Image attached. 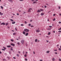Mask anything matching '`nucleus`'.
<instances>
[{
  "mask_svg": "<svg viewBox=\"0 0 61 61\" xmlns=\"http://www.w3.org/2000/svg\"><path fill=\"white\" fill-rule=\"evenodd\" d=\"M23 33L24 35H25V31H23Z\"/></svg>",
  "mask_w": 61,
  "mask_h": 61,
  "instance_id": "ddd939ff",
  "label": "nucleus"
},
{
  "mask_svg": "<svg viewBox=\"0 0 61 61\" xmlns=\"http://www.w3.org/2000/svg\"><path fill=\"white\" fill-rule=\"evenodd\" d=\"M7 46V47H10L11 46Z\"/></svg>",
  "mask_w": 61,
  "mask_h": 61,
  "instance_id": "dca6fc26",
  "label": "nucleus"
},
{
  "mask_svg": "<svg viewBox=\"0 0 61 61\" xmlns=\"http://www.w3.org/2000/svg\"><path fill=\"white\" fill-rule=\"evenodd\" d=\"M58 30H61V27L60 29H58Z\"/></svg>",
  "mask_w": 61,
  "mask_h": 61,
  "instance_id": "7c9ffc66",
  "label": "nucleus"
},
{
  "mask_svg": "<svg viewBox=\"0 0 61 61\" xmlns=\"http://www.w3.org/2000/svg\"><path fill=\"white\" fill-rule=\"evenodd\" d=\"M29 26H30L31 25V24H29L28 25Z\"/></svg>",
  "mask_w": 61,
  "mask_h": 61,
  "instance_id": "3c124183",
  "label": "nucleus"
},
{
  "mask_svg": "<svg viewBox=\"0 0 61 61\" xmlns=\"http://www.w3.org/2000/svg\"><path fill=\"white\" fill-rule=\"evenodd\" d=\"M10 41H12V42H14V40H13V39H11Z\"/></svg>",
  "mask_w": 61,
  "mask_h": 61,
  "instance_id": "393cba45",
  "label": "nucleus"
},
{
  "mask_svg": "<svg viewBox=\"0 0 61 61\" xmlns=\"http://www.w3.org/2000/svg\"><path fill=\"white\" fill-rule=\"evenodd\" d=\"M19 12H21V10H19Z\"/></svg>",
  "mask_w": 61,
  "mask_h": 61,
  "instance_id": "09e8293b",
  "label": "nucleus"
},
{
  "mask_svg": "<svg viewBox=\"0 0 61 61\" xmlns=\"http://www.w3.org/2000/svg\"><path fill=\"white\" fill-rule=\"evenodd\" d=\"M32 21H33V20H30V22H32Z\"/></svg>",
  "mask_w": 61,
  "mask_h": 61,
  "instance_id": "603ef678",
  "label": "nucleus"
},
{
  "mask_svg": "<svg viewBox=\"0 0 61 61\" xmlns=\"http://www.w3.org/2000/svg\"><path fill=\"white\" fill-rule=\"evenodd\" d=\"M60 8H61V7L60 6L58 7V9H60Z\"/></svg>",
  "mask_w": 61,
  "mask_h": 61,
  "instance_id": "4c0bfd02",
  "label": "nucleus"
},
{
  "mask_svg": "<svg viewBox=\"0 0 61 61\" xmlns=\"http://www.w3.org/2000/svg\"><path fill=\"white\" fill-rule=\"evenodd\" d=\"M56 15V14H54L53 15V16H55Z\"/></svg>",
  "mask_w": 61,
  "mask_h": 61,
  "instance_id": "de8ad7c7",
  "label": "nucleus"
},
{
  "mask_svg": "<svg viewBox=\"0 0 61 61\" xmlns=\"http://www.w3.org/2000/svg\"><path fill=\"white\" fill-rule=\"evenodd\" d=\"M59 24H61V22L60 21H59Z\"/></svg>",
  "mask_w": 61,
  "mask_h": 61,
  "instance_id": "8fccbe9b",
  "label": "nucleus"
},
{
  "mask_svg": "<svg viewBox=\"0 0 61 61\" xmlns=\"http://www.w3.org/2000/svg\"><path fill=\"white\" fill-rule=\"evenodd\" d=\"M3 48H4V49H5H5H6V48L4 46H3Z\"/></svg>",
  "mask_w": 61,
  "mask_h": 61,
  "instance_id": "412c9836",
  "label": "nucleus"
},
{
  "mask_svg": "<svg viewBox=\"0 0 61 61\" xmlns=\"http://www.w3.org/2000/svg\"><path fill=\"white\" fill-rule=\"evenodd\" d=\"M21 26H24V24H21L20 25Z\"/></svg>",
  "mask_w": 61,
  "mask_h": 61,
  "instance_id": "c85d7f7f",
  "label": "nucleus"
},
{
  "mask_svg": "<svg viewBox=\"0 0 61 61\" xmlns=\"http://www.w3.org/2000/svg\"><path fill=\"white\" fill-rule=\"evenodd\" d=\"M0 25H5V24L4 22H3L1 23V24H0Z\"/></svg>",
  "mask_w": 61,
  "mask_h": 61,
  "instance_id": "39448f33",
  "label": "nucleus"
},
{
  "mask_svg": "<svg viewBox=\"0 0 61 61\" xmlns=\"http://www.w3.org/2000/svg\"><path fill=\"white\" fill-rule=\"evenodd\" d=\"M18 53H19V54H20V53H21V52L20 51H18Z\"/></svg>",
  "mask_w": 61,
  "mask_h": 61,
  "instance_id": "f704fd0d",
  "label": "nucleus"
},
{
  "mask_svg": "<svg viewBox=\"0 0 61 61\" xmlns=\"http://www.w3.org/2000/svg\"><path fill=\"white\" fill-rule=\"evenodd\" d=\"M59 15H60L61 16V14H59Z\"/></svg>",
  "mask_w": 61,
  "mask_h": 61,
  "instance_id": "69168bd1",
  "label": "nucleus"
},
{
  "mask_svg": "<svg viewBox=\"0 0 61 61\" xmlns=\"http://www.w3.org/2000/svg\"><path fill=\"white\" fill-rule=\"evenodd\" d=\"M41 15H44V13H41Z\"/></svg>",
  "mask_w": 61,
  "mask_h": 61,
  "instance_id": "0eeeda50",
  "label": "nucleus"
},
{
  "mask_svg": "<svg viewBox=\"0 0 61 61\" xmlns=\"http://www.w3.org/2000/svg\"><path fill=\"white\" fill-rule=\"evenodd\" d=\"M27 56V55L25 54L24 55V57H26Z\"/></svg>",
  "mask_w": 61,
  "mask_h": 61,
  "instance_id": "a878e982",
  "label": "nucleus"
},
{
  "mask_svg": "<svg viewBox=\"0 0 61 61\" xmlns=\"http://www.w3.org/2000/svg\"><path fill=\"white\" fill-rule=\"evenodd\" d=\"M52 61H55V58H52Z\"/></svg>",
  "mask_w": 61,
  "mask_h": 61,
  "instance_id": "5701e85b",
  "label": "nucleus"
},
{
  "mask_svg": "<svg viewBox=\"0 0 61 61\" xmlns=\"http://www.w3.org/2000/svg\"><path fill=\"white\" fill-rule=\"evenodd\" d=\"M33 54H35V51H34L33 52Z\"/></svg>",
  "mask_w": 61,
  "mask_h": 61,
  "instance_id": "c9c22d12",
  "label": "nucleus"
},
{
  "mask_svg": "<svg viewBox=\"0 0 61 61\" xmlns=\"http://www.w3.org/2000/svg\"><path fill=\"white\" fill-rule=\"evenodd\" d=\"M0 54H2V52L0 51Z\"/></svg>",
  "mask_w": 61,
  "mask_h": 61,
  "instance_id": "0e129e2a",
  "label": "nucleus"
},
{
  "mask_svg": "<svg viewBox=\"0 0 61 61\" xmlns=\"http://www.w3.org/2000/svg\"><path fill=\"white\" fill-rule=\"evenodd\" d=\"M16 56H17V57H19V55L18 54H17Z\"/></svg>",
  "mask_w": 61,
  "mask_h": 61,
  "instance_id": "bb28decb",
  "label": "nucleus"
},
{
  "mask_svg": "<svg viewBox=\"0 0 61 61\" xmlns=\"http://www.w3.org/2000/svg\"><path fill=\"white\" fill-rule=\"evenodd\" d=\"M59 61H61V59H59Z\"/></svg>",
  "mask_w": 61,
  "mask_h": 61,
  "instance_id": "79ce46f5",
  "label": "nucleus"
},
{
  "mask_svg": "<svg viewBox=\"0 0 61 61\" xmlns=\"http://www.w3.org/2000/svg\"><path fill=\"white\" fill-rule=\"evenodd\" d=\"M46 42H47V43H48V42H49V41H48L47 40V41H46Z\"/></svg>",
  "mask_w": 61,
  "mask_h": 61,
  "instance_id": "680f3d73",
  "label": "nucleus"
},
{
  "mask_svg": "<svg viewBox=\"0 0 61 61\" xmlns=\"http://www.w3.org/2000/svg\"><path fill=\"white\" fill-rule=\"evenodd\" d=\"M17 15H19V14L18 13H17Z\"/></svg>",
  "mask_w": 61,
  "mask_h": 61,
  "instance_id": "4d7b16f0",
  "label": "nucleus"
},
{
  "mask_svg": "<svg viewBox=\"0 0 61 61\" xmlns=\"http://www.w3.org/2000/svg\"><path fill=\"white\" fill-rule=\"evenodd\" d=\"M24 31L26 32H28L29 31V30L27 29H26L24 30Z\"/></svg>",
  "mask_w": 61,
  "mask_h": 61,
  "instance_id": "f257e3e1",
  "label": "nucleus"
},
{
  "mask_svg": "<svg viewBox=\"0 0 61 61\" xmlns=\"http://www.w3.org/2000/svg\"><path fill=\"white\" fill-rule=\"evenodd\" d=\"M8 25V23H6V25Z\"/></svg>",
  "mask_w": 61,
  "mask_h": 61,
  "instance_id": "cd10ccee",
  "label": "nucleus"
},
{
  "mask_svg": "<svg viewBox=\"0 0 61 61\" xmlns=\"http://www.w3.org/2000/svg\"><path fill=\"white\" fill-rule=\"evenodd\" d=\"M58 32H60V33H61V31L59 30L58 31Z\"/></svg>",
  "mask_w": 61,
  "mask_h": 61,
  "instance_id": "49530a36",
  "label": "nucleus"
},
{
  "mask_svg": "<svg viewBox=\"0 0 61 61\" xmlns=\"http://www.w3.org/2000/svg\"><path fill=\"white\" fill-rule=\"evenodd\" d=\"M10 20L11 21V22H14V20H12V19H10Z\"/></svg>",
  "mask_w": 61,
  "mask_h": 61,
  "instance_id": "4be33fe9",
  "label": "nucleus"
},
{
  "mask_svg": "<svg viewBox=\"0 0 61 61\" xmlns=\"http://www.w3.org/2000/svg\"><path fill=\"white\" fill-rule=\"evenodd\" d=\"M54 51H57V50H54Z\"/></svg>",
  "mask_w": 61,
  "mask_h": 61,
  "instance_id": "864d4df0",
  "label": "nucleus"
},
{
  "mask_svg": "<svg viewBox=\"0 0 61 61\" xmlns=\"http://www.w3.org/2000/svg\"><path fill=\"white\" fill-rule=\"evenodd\" d=\"M53 33H55V31H53Z\"/></svg>",
  "mask_w": 61,
  "mask_h": 61,
  "instance_id": "e2e57ef3",
  "label": "nucleus"
},
{
  "mask_svg": "<svg viewBox=\"0 0 61 61\" xmlns=\"http://www.w3.org/2000/svg\"><path fill=\"white\" fill-rule=\"evenodd\" d=\"M16 33H14L13 34V35L14 36L15 35H16Z\"/></svg>",
  "mask_w": 61,
  "mask_h": 61,
  "instance_id": "f3484780",
  "label": "nucleus"
},
{
  "mask_svg": "<svg viewBox=\"0 0 61 61\" xmlns=\"http://www.w3.org/2000/svg\"><path fill=\"white\" fill-rule=\"evenodd\" d=\"M0 15H4V14H3V13H1Z\"/></svg>",
  "mask_w": 61,
  "mask_h": 61,
  "instance_id": "c756f323",
  "label": "nucleus"
},
{
  "mask_svg": "<svg viewBox=\"0 0 61 61\" xmlns=\"http://www.w3.org/2000/svg\"><path fill=\"white\" fill-rule=\"evenodd\" d=\"M25 24H26L27 23V22H26V21H25Z\"/></svg>",
  "mask_w": 61,
  "mask_h": 61,
  "instance_id": "a18cd8bd",
  "label": "nucleus"
},
{
  "mask_svg": "<svg viewBox=\"0 0 61 61\" xmlns=\"http://www.w3.org/2000/svg\"><path fill=\"white\" fill-rule=\"evenodd\" d=\"M49 27H50V28H51V27H52V26H49Z\"/></svg>",
  "mask_w": 61,
  "mask_h": 61,
  "instance_id": "72a5a7b5",
  "label": "nucleus"
},
{
  "mask_svg": "<svg viewBox=\"0 0 61 61\" xmlns=\"http://www.w3.org/2000/svg\"><path fill=\"white\" fill-rule=\"evenodd\" d=\"M1 50H3V51H5V49H1Z\"/></svg>",
  "mask_w": 61,
  "mask_h": 61,
  "instance_id": "ea45409f",
  "label": "nucleus"
},
{
  "mask_svg": "<svg viewBox=\"0 0 61 61\" xmlns=\"http://www.w3.org/2000/svg\"><path fill=\"white\" fill-rule=\"evenodd\" d=\"M28 35V33L27 32L25 34V36H27V35Z\"/></svg>",
  "mask_w": 61,
  "mask_h": 61,
  "instance_id": "423d86ee",
  "label": "nucleus"
},
{
  "mask_svg": "<svg viewBox=\"0 0 61 61\" xmlns=\"http://www.w3.org/2000/svg\"><path fill=\"white\" fill-rule=\"evenodd\" d=\"M13 58H14V59H15L16 58H15V57H13Z\"/></svg>",
  "mask_w": 61,
  "mask_h": 61,
  "instance_id": "6e6d98bb",
  "label": "nucleus"
},
{
  "mask_svg": "<svg viewBox=\"0 0 61 61\" xmlns=\"http://www.w3.org/2000/svg\"><path fill=\"white\" fill-rule=\"evenodd\" d=\"M10 50L11 51L13 50V47H11Z\"/></svg>",
  "mask_w": 61,
  "mask_h": 61,
  "instance_id": "6ab92c4d",
  "label": "nucleus"
},
{
  "mask_svg": "<svg viewBox=\"0 0 61 61\" xmlns=\"http://www.w3.org/2000/svg\"><path fill=\"white\" fill-rule=\"evenodd\" d=\"M31 10H32V9L30 8L28 10V12H30L31 11Z\"/></svg>",
  "mask_w": 61,
  "mask_h": 61,
  "instance_id": "20e7f679",
  "label": "nucleus"
},
{
  "mask_svg": "<svg viewBox=\"0 0 61 61\" xmlns=\"http://www.w3.org/2000/svg\"><path fill=\"white\" fill-rule=\"evenodd\" d=\"M36 1H34L33 2V4H36Z\"/></svg>",
  "mask_w": 61,
  "mask_h": 61,
  "instance_id": "a211bd4d",
  "label": "nucleus"
},
{
  "mask_svg": "<svg viewBox=\"0 0 61 61\" xmlns=\"http://www.w3.org/2000/svg\"><path fill=\"white\" fill-rule=\"evenodd\" d=\"M51 34V33H50V32H49L48 33V35H50Z\"/></svg>",
  "mask_w": 61,
  "mask_h": 61,
  "instance_id": "b1692460",
  "label": "nucleus"
},
{
  "mask_svg": "<svg viewBox=\"0 0 61 61\" xmlns=\"http://www.w3.org/2000/svg\"><path fill=\"white\" fill-rule=\"evenodd\" d=\"M17 44L18 45H19V42L17 43Z\"/></svg>",
  "mask_w": 61,
  "mask_h": 61,
  "instance_id": "338daca9",
  "label": "nucleus"
},
{
  "mask_svg": "<svg viewBox=\"0 0 61 61\" xmlns=\"http://www.w3.org/2000/svg\"><path fill=\"white\" fill-rule=\"evenodd\" d=\"M8 1H9L11 3H12L13 2V1L12 0H8Z\"/></svg>",
  "mask_w": 61,
  "mask_h": 61,
  "instance_id": "9d476101",
  "label": "nucleus"
},
{
  "mask_svg": "<svg viewBox=\"0 0 61 61\" xmlns=\"http://www.w3.org/2000/svg\"><path fill=\"white\" fill-rule=\"evenodd\" d=\"M31 27H34V26L33 25H31L30 26Z\"/></svg>",
  "mask_w": 61,
  "mask_h": 61,
  "instance_id": "37998d69",
  "label": "nucleus"
},
{
  "mask_svg": "<svg viewBox=\"0 0 61 61\" xmlns=\"http://www.w3.org/2000/svg\"><path fill=\"white\" fill-rule=\"evenodd\" d=\"M51 28H50L48 29V30H51Z\"/></svg>",
  "mask_w": 61,
  "mask_h": 61,
  "instance_id": "052dcab7",
  "label": "nucleus"
},
{
  "mask_svg": "<svg viewBox=\"0 0 61 61\" xmlns=\"http://www.w3.org/2000/svg\"><path fill=\"white\" fill-rule=\"evenodd\" d=\"M55 54H57V52H55Z\"/></svg>",
  "mask_w": 61,
  "mask_h": 61,
  "instance_id": "a19ab883",
  "label": "nucleus"
},
{
  "mask_svg": "<svg viewBox=\"0 0 61 61\" xmlns=\"http://www.w3.org/2000/svg\"><path fill=\"white\" fill-rule=\"evenodd\" d=\"M55 20H56V19H54L53 20V21H55Z\"/></svg>",
  "mask_w": 61,
  "mask_h": 61,
  "instance_id": "473e14b6",
  "label": "nucleus"
},
{
  "mask_svg": "<svg viewBox=\"0 0 61 61\" xmlns=\"http://www.w3.org/2000/svg\"><path fill=\"white\" fill-rule=\"evenodd\" d=\"M40 12V10H38L37 11V13H39V12Z\"/></svg>",
  "mask_w": 61,
  "mask_h": 61,
  "instance_id": "9b49d317",
  "label": "nucleus"
},
{
  "mask_svg": "<svg viewBox=\"0 0 61 61\" xmlns=\"http://www.w3.org/2000/svg\"><path fill=\"white\" fill-rule=\"evenodd\" d=\"M7 58H8V60H9V59H10V57L7 56Z\"/></svg>",
  "mask_w": 61,
  "mask_h": 61,
  "instance_id": "6e6552de",
  "label": "nucleus"
},
{
  "mask_svg": "<svg viewBox=\"0 0 61 61\" xmlns=\"http://www.w3.org/2000/svg\"><path fill=\"white\" fill-rule=\"evenodd\" d=\"M15 30H16V31H17V29H16V28H15Z\"/></svg>",
  "mask_w": 61,
  "mask_h": 61,
  "instance_id": "58836bf2",
  "label": "nucleus"
},
{
  "mask_svg": "<svg viewBox=\"0 0 61 61\" xmlns=\"http://www.w3.org/2000/svg\"><path fill=\"white\" fill-rule=\"evenodd\" d=\"M15 21H14L12 22V24H15Z\"/></svg>",
  "mask_w": 61,
  "mask_h": 61,
  "instance_id": "1a4fd4ad",
  "label": "nucleus"
},
{
  "mask_svg": "<svg viewBox=\"0 0 61 61\" xmlns=\"http://www.w3.org/2000/svg\"><path fill=\"white\" fill-rule=\"evenodd\" d=\"M23 54H25V52L24 51H23Z\"/></svg>",
  "mask_w": 61,
  "mask_h": 61,
  "instance_id": "5fc2aeb1",
  "label": "nucleus"
},
{
  "mask_svg": "<svg viewBox=\"0 0 61 61\" xmlns=\"http://www.w3.org/2000/svg\"><path fill=\"white\" fill-rule=\"evenodd\" d=\"M35 42H37V39H35Z\"/></svg>",
  "mask_w": 61,
  "mask_h": 61,
  "instance_id": "aec40b11",
  "label": "nucleus"
},
{
  "mask_svg": "<svg viewBox=\"0 0 61 61\" xmlns=\"http://www.w3.org/2000/svg\"><path fill=\"white\" fill-rule=\"evenodd\" d=\"M50 52V51H47L46 52V53H49Z\"/></svg>",
  "mask_w": 61,
  "mask_h": 61,
  "instance_id": "2eb2a0df",
  "label": "nucleus"
},
{
  "mask_svg": "<svg viewBox=\"0 0 61 61\" xmlns=\"http://www.w3.org/2000/svg\"><path fill=\"white\" fill-rule=\"evenodd\" d=\"M44 7L45 8H46L47 7L46 6H45Z\"/></svg>",
  "mask_w": 61,
  "mask_h": 61,
  "instance_id": "c03bdc74",
  "label": "nucleus"
},
{
  "mask_svg": "<svg viewBox=\"0 0 61 61\" xmlns=\"http://www.w3.org/2000/svg\"><path fill=\"white\" fill-rule=\"evenodd\" d=\"M39 61H43L42 60H41Z\"/></svg>",
  "mask_w": 61,
  "mask_h": 61,
  "instance_id": "bf43d9fd",
  "label": "nucleus"
},
{
  "mask_svg": "<svg viewBox=\"0 0 61 61\" xmlns=\"http://www.w3.org/2000/svg\"><path fill=\"white\" fill-rule=\"evenodd\" d=\"M0 7L2 9H3V7H2V6H1Z\"/></svg>",
  "mask_w": 61,
  "mask_h": 61,
  "instance_id": "2f4dec72",
  "label": "nucleus"
},
{
  "mask_svg": "<svg viewBox=\"0 0 61 61\" xmlns=\"http://www.w3.org/2000/svg\"><path fill=\"white\" fill-rule=\"evenodd\" d=\"M25 41L24 40H22L21 41V42L22 44H23L24 43V42Z\"/></svg>",
  "mask_w": 61,
  "mask_h": 61,
  "instance_id": "7ed1b4c3",
  "label": "nucleus"
},
{
  "mask_svg": "<svg viewBox=\"0 0 61 61\" xmlns=\"http://www.w3.org/2000/svg\"><path fill=\"white\" fill-rule=\"evenodd\" d=\"M49 21V19H47V21Z\"/></svg>",
  "mask_w": 61,
  "mask_h": 61,
  "instance_id": "774afa93",
  "label": "nucleus"
},
{
  "mask_svg": "<svg viewBox=\"0 0 61 61\" xmlns=\"http://www.w3.org/2000/svg\"><path fill=\"white\" fill-rule=\"evenodd\" d=\"M19 1H23V0H19Z\"/></svg>",
  "mask_w": 61,
  "mask_h": 61,
  "instance_id": "13d9d810",
  "label": "nucleus"
},
{
  "mask_svg": "<svg viewBox=\"0 0 61 61\" xmlns=\"http://www.w3.org/2000/svg\"><path fill=\"white\" fill-rule=\"evenodd\" d=\"M25 61H27V59L26 58H25Z\"/></svg>",
  "mask_w": 61,
  "mask_h": 61,
  "instance_id": "e433bc0d",
  "label": "nucleus"
},
{
  "mask_svg": "<svg viewBox=\"0 0 61 61\" xmlns=\"http://www.w3.org/2000/svg\"><path fill=\"white\" fill-rule=\"evenodd\" d=\"M11 45H12V46H15V45L13 44H11Z\"/></svg>",
  "mask_w": 61,
  "mask_h": 61,
  "instance_id": "f8f14e48",
  "label": "nucleus"
},
{
  "mask_svg": "<svg viewBox=\"0 0 61 61\" xmlns=\"http://www.w3.org/2000/svg\"><path fill=\"white\" fill-rule=\"evenodd\" d=\"M40 12H41V11H44V10L43 9H40Z\"/></svg>",
  "mask_w": 61,
  "mask_h": 61,
  "instance_id": "4468645a",
  "label": "nucleus"
},
{
  "mask_svg": "<svg viewBox=\"0 0 61 61\" xmlns=\"http://www.w3.org/2000/svg\"><path fill=\"white\" fill-rule=\"evenodd\" d=\"M40 29H39V28H38V29H36V32H37L38 33L39 32H40Z\"/></svg>",
  "mask_w": 61,
  "mask_h": 61,
  "instance_id": "f03ea898",
  "label": "nucleus"
}]
</instances>
